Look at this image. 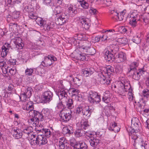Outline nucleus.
Wrapping results in <instances>:
<instances>
[{
    "label": "nucleus",
    "mask_w": 149,
    "mask_h": 149,
    "mask_svg": "<svg viewBox=\"0 0 149 149\" xmlns=\"http://www.w3.org/2000/svg\"><path fill=\"white\" fill-rule=\"evenodd\" d=\"M101 72L100 73L101 78L100 81L102 84L108 85L111 82V80L107 79V77L109 78L110 75L113 72V68L110 66H107L106 67H102L100 69Z\"/></svg>",
    "instance_id": "f257e3e1"
},
{
    "label": "nucleus",
    "mask_w": 149,
    "mask_h": 149,
    "mask_svg": "<svg viewBox=\"0 0 149 149\" xmlns=\"http://www.w3.org/2000/svg\"><path fill=\"white\" fill-rule=\"evenodd\" d=\"M118 83L119 86L117 90V92L120 95L125 96V93L127 92L130 88V86L128 85V84L125 83L123 81H119Z\"/></svg>",
    "instance_id": "f03ea898"
},
{
    "label": "nucleus",
    "mask_w": 149,
    "mask_h": 149,
    "mask_svg": "<svg viewBox=\"0 0 149 149\" xmlns=\"http://www.w3.org/2000/svg\"><path fill=\"white\" fill-rule=\"evenodd\" d=\"M88 100L92 104L99 103L101 101L100 95L95 92L91 91L89 93Z\"/></svg>",
    "instance_id": "7ed1b4c3"
},
{
    "label": "nucleus",
    "mask_w": 149,
    "mask_h": 149,
    "mask_svg": "<svg viewBox=\"0 0 149 149\" xmlns=\"http://www.w3.org/2000/svg\"><path fill=\"white\" fill-rule=\"evenodd\" d=\"M136 62H134L132 63L130 66V70L129 71V72L131 73L133 79L137 80L140 79V76L138 70L136 69Z\"/></svg>",
    "instance_id": "20e7f679"
},
{
    "label": "nucleus",
    "mask_w": 149,
    "mask_h": 149,
    "mask_svg": "<svg viewBox=\"0 0 149 149\" xmlns=\"http://www.w3.org/2000/svg\"><path fill=\"white\" fill-rule=\"evenodd\" d=\"M56 61V58L54 56L49 55L45 56L44 59L41 63L40 65L45 67H48L52 64V62Z\"/></svg>",
    "instance_id": "39448f33"
},
{
    "label": "nucleus",
    "mask_w": 149,
    "mask_h": 149,
    "mask_svg": "<svg viewBox=\"0 0 149 149\" xmlns=\"http://www.w3.org/2000/svg\"><path fill=\"white\" fill-rule=\"evenodd\" d=\"M53 96L51 91H46L42 94V101L45 103H49L52 100Z\"/></svg>",
    "instance_id": "423d86ee"
},
{
    "label": "nucleus",
    "mask_w": 149,
    "mask_h": 149,
    "mask_svg": "<svg viewBox=\"0 0 149 149\" xmlns=\"http://www.w3.org/2000/svg\"><path fill=\"white\" fill-rule=\"evenodd\" d=\"M79 23L81 24L82 27L86 30H88L90 26V24L89 22L88 19L84 18L83 16H80L77 18Z\"/></svg>",
    "instance_id": "0eeeda50"
},
{
    "label": "nucleus",
    "mask_w": 149,
    "mask_h": 149,
    "mask_svg": "<svg viewBox=\"0 0 149 149\" xmlns=\"http://www.w3.org/2000/svg\"><path fill=\"white\" fill-rule=\"evenodd\" d=\"M61 118L64 122L69 121L71 117V115L68 111L65 110H61L59 114Z\"/></svg>",
    "instance_id": "6e6552de"
},
{
    "label": "nucleus",
    "mask_w": 149,
    "mask_h": 149,
    "mask_svg": "<svg viewBox=\"0 0 149 149\" xmlns=\"http://www.w3.org/2000/svg\"><path fill=\"white\" fill-rule=\"evenodd\" d=\"M94 109L90 108L89 106H86L84 107L83 111V117L85 119H88L90 117L92 112L93 111Z\"/></svg>",
    "instance_id": "1a4fd4ad"
},
{
    "label": "nucleus",
    "mask_w": 149,
    "mask_h": 149,
    "mask_svg": "<svg viewBox=\"0 0 149 149\" xmlns=\"http://www.w3.org/2000/svg\"><path fill=\"white\" fill-rule=\"evenodd\" d=\"M36 145L38 144L39 146L45 144L47 142V139L44 135L40 134H38L36 137Z\"/></svg>",
    "instance_id": "9d476101"
},
{
    "label": "nucleus",
    "mask_w": 149,
    "mask_h": 149,
    "mask_svg": "<svg viewBox=\"0 0 149 149\" xmlns=\"http://www.w3.org/2000/svg\"><path fill=\"white\" fill-rule=\"evenodd\" d=\"M24 11V12H27L29 13V17L32 19H35L37 18V16L35 15V13L33 12V9L29 6L25 7Z\"/></svg>",
    "instance_id": "9b49d317"
},
{
    "label": "nucleus",
    "mask_w": 149,
    "mask_h": 149,
    "mask_svg": "<svg viewBox=\"0 0 149 149\" xmlns=\"http://www.w3.org/2000/svg\"><path fill=\"white\" fill-rule=\"evenodd\" d=\"M58 95L60 100L63 101H65L67 98V91L62 89L58 93Z\"/></svg>",
    "instance_id": "f8f14e48"
},
{
    "label": "nucleus",
    "mask_w": 149,
    "mask_h": 149,
    "mask_svg": "<svg viewBox=\"0 0 149 149\" xmlns=\"http://www.w3.org/2000/svg\"><path fill=\"white\" fill-rule=\"evenodd\" d=\"M11 134L16 139H19L22 136V133L20 130L17 128H14L12 130Z\"/></svg>",
    "instance_id": "ddd939ff"
},
{
    "label": "nucleus",
    "mask_w": 149,
    "mask_h": 149,
    "mask_svg": "<svg viewBox=\"0 0 149 149\" xmlns=\"http://www.w3.org/2000/svg\"><path fill=\"white\" fill-rule=\"evenodd\" d=\"M114 56L111 52L107 49L105 53L104 57L107 61L111 62L113 61L114 59Z\"/></svg>",
    "instance_id": "4468645a"
},
{
    "label": "nucleus",
    "mask_w": 149,
    "mask_h": 149,
    "mask_svg": "<svg viewBox=\"0 0 149 149\" xmlns=\"http://www.w3.org/2000/svg\"><path fill=\"white\" fill-rule=\"evenodd\" d=\"M31 114L32 117L37 119L39 121H42L44 120L43 116L41 114V112H40L38 111L33 110L31 111Z\"/></svg>",
    "instance_id": "2eb2a0df"
},
{
    "label": "nucleus",
    "mask_w": 149,
    "mask_h": 149,
    "mask_svg": "<svg viewBox=\"0 0 149 149\" xmlns=\"http://www.w3.org/2000/svg\"><path fill=\"white\" fill-rule=\"evenodd\" d=\"M119 47L118 45H112L107 46V49L111 52L114 55H115L119 51Z\"/></svg>",
    "instance_id": "dca6fc26"
},
{
    "label": "nucleus",
    "mask_w": 149,
    "mask_h": 149,
    "mask_svg": "<svg viewBox=\"0 0 149 149\" xmlns=\"http://www.w3.org/2000/svg\"><path fill=\"white\" fill-rule=\"evenodd\" d=\"M37 131L39 132L38 133L42 132V134L44 135V136L45 137H49L52 134L50 130L49 129H42L41 130H38Z\"/></svg>",
    "instance_id": "f3484780"
},
{
    "label": "nucleus",
    "mask_w": 149,
    "mask_h": 149,
    "mask_svg": "<svg viewBox=\"0 0 149 149\" xmlns=\"http://www.w3.org/2000/svg\"><path fill=\"white\" fill-rule=\"evenodd\" d=\"M129 130V138H131V139L134 140V144H133V145L134 146L136 145V143H137V141L138 140L137 139L138 137L137 136V134H136V132H132L130 131V129Z\"/></svg>",
    "instance_id": "a211bd4d"
},
{
    "label": "nucleus",
    "mask_w": 149,
    "mask_h": 149,
    "mask_svg": "<svg viewBox=\"0 0 149 149\" xmlns=\"http://www.w3.org/2000/svg\"><path fill=\"white\" fill-rule=\"evenodd\" d=\"M37 136L36 135L33 134L32 132L28 135V139L30 141V143L31 145H36Z\"/></svg>",
    "instance_id": "6ab92c4d"
},
{
    "label": "nucleus",
    "mask_w": 149,
    "mask_h": 149,
    "mask_svg": "<svg viewBox=\"0 0 149 149\" xmlns=\"http://www.w3.org/2000/svg\"><path fill=\"white\" fill-rule=\"evenodd\" d=\"M116 57H117L116 58L117 59V61L118 62H123L126 60V54L123 52L119 53Z\"/></svg>",
    "instance_id": "aec40b11"
},
{
    "label": "nucleus",
    "mask_w": 149,
    "mask_h": 149,
    "mask_svg": "<svg viewBox=\"0 0 149 149\" xmlns=\"http://www.w3.org/2000/svg\"><path fill=\"white\" fill-rule=\"evenodd\" d=\"M58 146L59 149H64L65 147V144L67 143V141L65 138L63 137L60 138L58 140Z\"/></svg>",
    "instance_id": "412c9836"
},
{
    "label": "nucleus",
    "mask_w": 149,
    "mask_h": 149,
    "mask_svg": "<svg viewBox=\"0 0 149 149\" xmlns=\"http://www.w3.org/2000/svg\"><path fill=\"white\" fill-rule=\"evenodd\" d=\"M93 69L92 68H86L82 70V73L86 77H88L93 73Z\"/></svg>",
    "instance_id": "4be33fe9"
},
{
    "label": "nucleus",
    "mask_w": 149,
    "mask_h": 149,
    "mask_svg": "<svg viewBox=\"0 0 149 149\" xmlns=\"http://www.w3.org/2000/svg\"><path fill=\"white\" fill-rule=\"evenodd\" d=\"M89 142L91 146L95 148L98 147L99 144L100 143V140L98 139L95 138L94 137L90 139Z\"/></svg>",
    "instance_id": "5701e85b"
},
{
    "label": "nucleus",
    "mask_w": 149,
    "mask_h": 149,
    "mask_svg": "<svg viewBox=\"0 0 149 149\" xmlns=\"http://www.w3.org/2000/svg\"><path fill=\"white\" fill-rule=\"evenodd\" d=\"M62 102H63L65 105H66L67 107L69 109H72L74 107L73 101L71 99L67 98L65 101H63Z\"/></svg>",
    "instance_id": "b1692460"
},
{
    "label": "nucleus",
    "mask_w": 149,
    "mask_h": 149,
    "mask_svg": "<svg viewBox=\"0 0 149 149\" xmlns=\"http://www.w3.org/2000/svg\"><path fill=\"white\" fill-rule=\"evenodd\" d=\"M68 10L69 14L71 17L74 16L77 13L76 8L73 6L69 7L68 8Z\"/></svg>",
    "instance_id": "393cba45"
},
{
    "label": "nucleus",
    "mask_w": 149,
    "mask_h": 149,
    "mask_svg": "<svg viewBox=\"0 0 149 149\" xmlns=\"http://www.w3.org/2000/svg\"><path fill=\"white\" fill-rule=\"evenodd\" d=\"M21 39L18 38L16 39L14 41V44L15 46V48L18 49H21L22 48L23 44L21 42Z\"/></svg>",
    "instance_id": "a878e982"
},
{
    "label": "nucleus",
    "mask_w": 149,
    "mask_h": 149,
    "mask_svg": "<svg viewBox=\"0 0 149 149\" xmlns=\"http://www.w3.org/2000/svg\"><path fill=\"white\" fill-rule=\"evenodd\" d=\"M33 103L31 101L29 102L26 105L25 107H24V109H26L27 111H29L30 114H31V111H33Z\"/></svg>",
    "instance_id": "bb28decb"
},
{
    "label": "nucleus",
    "mask_w": 149,
    "mask_h": 149,
    "mask_svg": "<svg viewBox=\"0 0 149 149\" xmlns=\"http://www.w3.org/2000/svg\"><path fill=\"white\" fill-rule=\"evenodd\" d=\"M136 147V149H146L145 141L142 139H140Z\"/></svg>",
    "instance_id": "cd10ccee"
},
{
    "label": "nucleus",
    "mask_w": 149,
    "mask_h": 149,
    "mask_svg": "<svg viewBox=\"0 0 149 149\" xmlns=\"http://www.w3.org/2000/svg\"><path fill=\"white\" fill-rule=\"evenodd\" d=\"M132 126L133 128V129L130 131L132 132H138L141 130V127H139L138 123L136 122L133 123L132 120Z\"/></svg>",
    "instance_id": "c85d7f7f"
},
{
    "label": "nucleus",
    "mask_w": 149,
    "mask_h": 149,
    "mask_svg": "<svg viewBox=\"0 0 149 149\" xmlns=\"http://www.w3.org/2000/svg\"><path fill=\"white\" fill-rule=\"evenodd\" d=\"M29 125L31 126H36L38 124L39 121L37 119H36L34 117H32L29 120Z\"/></svg>",
    "instance_id": "c756f323"
},
{
    "label": "nucleus",
    "mask_w": 149,
    "mask_h": 149,
    "mask_svg": "<svg viewBox=\"0 0 149 149\" xmlns=\"http://www.w3.org/2000/svg\"><path fill=\"white\" fill-rule=\"evenodd\" d=\"M84 52H86V54L88 55H93L96 52L95 49L93 47H90L87 49H85V50H83Z\"/></svg>",
    "instance_id": "7c9ffc66"
},
{
    "label": "nucleus",
    "mask_w": 149,
    "mask_h": 149,
    "mask_svg": "<svg viewBox=\"0 0 149 149\" xmlns=\"http://www.w3.org/2000/svg\"><path fill=\"white\" fill-rule=\"evenodd\" d=\"M144 99L143 98H141V99H140V102L141 103L137 104L136 105H135V107L136 108V110L140 112L142 111V106L143 105H141L142 103L143 104H144V106L145 105L146 101L145 100H144Z\"/></svg>",
    "instance_id": "2f4dec72"
},
{
    "label": "nucleus",
    "mask_w": 149,
    "mask_h": 149,
    "mask_svg": "<svg viewBox=\"0 0 149 149\" xmlns=\"http://www.w3.org/2000/svg\"><path fill=\"white\" fill-rule=\"evenodd\" d=\"M74 84L77 86H79L81 84L82 82L81 77L78 76L73 79Z\"/></svg>",
    "instance_id": "473e14b6"
},
{
    "label": "nucleus",
    "mask_w": 149,
    "mask_h": 149,
    "mask_svg": "<svg viewBox=\"0 0 149 149\" xmlns=\"http://www.w3.org/2000/svg\"><path fill=\"white\" fill-rule=\"evenodd\" d=\"M77 1L80 3L81 6L85 9L88 8L89 7L88 3L87 2V0H77Z\"/></svg>",
    "instance_id": "72a5a7b5"
},
{
    "label": "nucleus",
    "mask_w": 149,
    "mask_h": 149,
    "mask_svg": "<svg viewBox=\"0 0 149 149\" xmlns=\"http://www.w3.org/2000/svg\"><path fill=\"white\" fill-rule=\"evenodd\" d=\"M37 23L41 26H44L46 24V21L41 17H37L36 19Z\"/></svg>",
    "instance_id": "f704fd0d"
},
{
    "label": "nucleus",
    "mask_w": 149,
    "mask_h": 149,
    "mask_svg": "<svg viewBox=\"0 0 149 149\" xmlns=\"http://www.w3.org/2000/svg\"><path fill=\"white\" fill-rule=\"evenodd\" d=\"M63 8L60 6L56 7L54 9V13L55 15L61 14L63 12Z\"/></svg>",
    "instance_id": "c9c22d12"
},
{
    "label": "nucleus",
    "mask_w": 149,
    "mask_h": 149,
    "mask_svg": "<svg viewBox=\"0 0 149 149\" xmlns=\"http://www.w3.org/2000/svg\"><path fill=\"white\" fill-rule=\"evenodd\" d=\"M41 112V114L43 116L44 119L46 117L48 116L50 114L49 110L47 109H43Z\"/></svg>",
    "instance_id": "e433bc0d"
},
{
    "label": "nucleus",
    "mask_w": 149,
    "mask_h": 149,
    "mask_svg": "<svg viewBox=\"0 0 149 149\" xmlns=\"http://www.w3.org/2000/svg\"><path fill=\"white\" fill-rule=\"evenodd\" d=\"M75 136L77 137H79L82 136L85 134V132L83 129H78L75 133Z\"/></svg>",
    "instance_id": "4c0bfd02"
},
{
    "label": "nucleus",
    "mask_w": 149,
    "mask_h": 149,
    "mask_svg": "<svg viewBox=\"0 0 149 149\" xmlns=\"http://www.w3.org/2000/svg\"><path fill=\"white\" fill-rule=\"evenodd\" d=\"M129 24L133 28H134L136 26L137 22L135 17H132L130 19Z\"/></svg>",
    "instance_id": "58836bf2"
},
{
    "label": "nucleus",
    "mask_w": 149,
    "mask_h": 149,
    "mask_svg": "<svg viewBox=\"0 0 149 149\" xmlns=\"http://www.w3.org/2000/svg\"><path fill=\"white\" fill-rule=\"evenodd\" d=\"M91 46V42L88 40H86L84 42V45L82 46L81 48L83 49V50H85Z\"/></svg>",
    "instance_id": "ea45409f"
},
{
    "label": "nucleus",
    "mask_w": 149,
    "mask_h": 149,
    "mask_svg": "<svg viewBox=\"0 0 149 149\" xmlns=\"http://www.w3.org/2000/svg\"><path fill=\"white\" fill-rule=\"evenodd\" d=\"M2 51L1 53V55L2 57H5L9 51L8 49L6 48L4 46H3L1 48Z\"/></svg>",
    "instance_id": "a19ab883"
},
{
    "label": "nucleus",
    "mask_w": 149,
    "mask_h": 149,
    "mask_svg": "<svg viewBox=\"0 0 149 149\" xmlns=\"http://www.w3.org/2000/svg\"><path fill=\"white\" fill-rule=\"evenodd\" d=\"M33 91L31 87H28L25 90L24 93L26 95L28 98H29L32 95V91Z\"/></svg>",
    "instance_id": "79ce46f5"
},
{
    "label": "nucleus",
    "mask_w": 149,
    "mask_h": 149,
    "mask_svg": "<svg viewBox=\"0 0 149 149\" xmlns=\"http://www.w3.org/2000/svg\"><path fill=\"white\" fill-rule=\"evenodd\" d=\"M76 36L78 38V39L79 42L80 41L81 42H82V40H84L85 41L87 39L86 38V35L85 34H79L76 35Z\"/></svg>",
    "instance_id": "37998d69"
},
{
    "label": "nucleus",
    "mask_w": 149,
    "mask_h": 149,
    "mask_svg": "<svg viewBox=\"0 0 149 149\" xmlns=\"http://www.w3.org/2000/svg\"><path fill=\"white\" fill-rule=\"evenodd\" d=\"M110 98L109 94L105 93L102 98V100L104 102L108 103L110 102Z\"/></svg>",
    "instance_id": "c03bdc74"
},
{
    "label": "nucleus",
    "mask_w": 149,
    "mask_h": 149,
    "mask_svg": "<svg viewBox=\"0 0 149 149\" xmlns=\"http://www.w3.org/2000/svg\"><path fill=\"white\" fill-rule=\"evenodd\" d=\"M71 42L72 44H73L74 45H77V46H79V44L80 42H79L78 38L75 35L72 39Z\"/></svg>",
    "instance_id": "a18cd8bd"
},
{
    "label": "nucleus",
    "mask_w": 149,
    "mask_h": 149,
    "mask_svg": "<svg viewBox=\"0 0 149 149\" xmlns=\"http://www.w3.org/2000/svg\"><path fill=\"white\" fill-rule=\"evenodd\" d=\"M45 27L47 31H50L54 27V24L53 23H48L45 25Z\"/></svg>",
    "instance_id": "49530a36"
},
{
    "label": "nucleus",
    "mask_w": 149,
    "mask_h": 149,
    "mask_svg": "<svg viewBox=\"0 0 149 149\" xmlns=\"http://www.w3.org/2000/svg\"><path fill=\"white\" fill-rule=\"evenodd\" d=\"M66 21H64L61 18L59 17L58 18L57 20H56V24L59 25H62L64 23L66 22Z\"/></svg>",
    "instance_id": "de8ad7c7"
},
{
    "label": "nucleus",
    "mask_w": 149,
    "mask_h": 149,
    "mask_svg": "<svg viewBox=\"0 0 149 149\" xmlns=\"http://www.w3.org/2000/svg\"><path fill=\"white\" fill-rule=\"evenodd\" d=\"M117 124L114 122L113 123H112V125L109 128V129L111 131H114L115 132H118L119 131V129L116 130L114 128L116 127Z\"/></svg>",
    "instance_id": "09e8293b"
},
{
    "label": "nucleus",
    "mask_w": 149,
    "mask_h": 149,
    "mask_svg": "<svg viewBox=\"0 0 149 149\" xmlns=\"http://www.w3.org/2000/svg\"><path fill=\"white\" fill-rule=\"evenodd\" d=\"M76 58L78 60L82 61H84L86 59L85 55L82 53L81 54H78Z\"/></svg>",
    "instance_id": "8fccbe9b"
},
{
    "label": "nucleus",
    "mask_w": 149,
    "mask_h": 149,
    "mask_svg": "<svg viewBox=\"0 0 149 149\" xmlns=\"http://www.w3.org/2000/svg\"><path fill=\"white\" fill-rule=\"evenodd\" d=\"M110 13L112 15L111 17L112 18H115L116 20H117V17L119 15V14L115 10H111L110 11Z\"/></svg>",
    "instance_id": "3c124183"
},
{
    "label": "nucleus",
    "mask_w": 149,
    "mask_h": 149,
    "mask_svg": "<svg viewBox=\"0 0 149 149\" xmlns=\"http://www.w3.org/2000/svg\"><path fill=\"white\" fill-rule=\"evenodd\" d=\"M61 13L59 17L66 22L67 21L69 17V15L66 14L65 13L62 12Z\"/></svg>",
    "instance_id": "603ef678"
},
{
    "label": "nucleus",
    "mask_w": 149,
    "mask_h": 149,
    "mask_svg": "<svg viewBox=\"0 0 149 149\" xmlns=\"http://www.w3.org/2000/svg\"><path fill=\"white\" fill-rule=\"evenodd\" d=\"M123 71V68L120 65H117L115 68V72L116 73L120 74Z\"/></svg>",
    "instance_id": "864d4df0"
},
{
    "label": "nucleus",
    "mask_w": 149,
    "mask_h": 149,
    "mask_svg": "<svg viewBox=\"0 0 149 149\" xmlns=\"http://www.w3.org/2000/svg\"><path fill=\"white\" fill-rule=\"evenodd\" d=\"M89 126V125L88 124L87 121H85L82 123H81L80 124V128L86 130Z\"/></svg>",
    "instance_id": "5fc2aeb1"
},
{
    "label": "nucleus",
    "mask_w": 149,
    "mask_h": 149,
    "mask_svg": "<svg viewBox=\"0 0 149 149\" xmlns=\"http://www.w3.org/2000/svg\"><path fill=\"white\" fill-rule=\"evenodd\" d=\"M31 129H32V127H28L27 128L24 129L23 130V132L24 133L28 135L31 133L33 132V130Z\"/></svg>",
    "instance_id": "6e6d98bb"
},
{
    "label": "nucleus",
    "mask_w": 149,
    "mask_h": 149,
    "mask_svg": "<svg viewBox=\"0 0 149 149\" xmlns=\"http://www.w3.org/2000/svg\"><path fill=\"white\" fill-rule=\"evenodd\" d=\"M132 41L133 42L136 44H138L140 42L141 39L138 36H135L133 37Z\"/></svg>",
    "instance_id": "4d7b16f0"
},
{
    "label": "nucleus",
    "mask_w": 149,
    "mask_h": 149,
    "mask_svg": "<svg viewBox=\"0 0 149 149\" xmlns=\"http://www.w3.org/2000/svg\"><path fill=\"white\" fill-rule=\"evenodd\" d=\"M83 109H84V107H83L81 105H79L77 107L76 109V113L77 114H80L82 113H83Z\"/></svg>",
    "instance_id": "13d9d810"
},
{
    "label": "nucleus",
    "mask_w": 149,
    "mask_h": 149,
    "mask_svg": "<svg viewBox=\"0 0 149 149\" xmlns=\"http://www.w3.org/2000/svg\"><path fill=\"white\" fill-rule=\"evenodd\" d=\"M33 69L31 68H27L25 70V73L26 75L28 76H31L32 75L33 73Z\"/></svg>",
    "instance_id": "bf43d9fd"
},
{
    "label": "nucleus",
    "mask_w": 149,
    "mask_h": 149,
    "mask_svg": "<svg viewBox=\"0 0 149 149\" xmlns=\"http://www.w3.org/2000/svg\"><path fill=\"white\" fill-rule=\"evenodd\" d=\"M100 3L102 4L109 6L112 4L111 1L110 0H100Z\"/></svg>",
    "instance_id": "052dcab7"
},
{
    "label": "nucleus",
    "mask_w": 149,
    "mask_h": 149,
    "mask_svg": "<svg viewBox=\"0 0 149 149\" xmlns=\"http://www.w3.org/2000/svg\"><path fill=\"white\" fill-rule=\"evenodd\" d=\"M143 95L144 97L148 98L149 96V90L145 89L143 91Z\"/></svg>",
    "instance_id": "680f3d73"
},
{
    "label": "nucleus",
    "mask_w": 149,
    "mask_h": 149,
    "mask_svg": "<svg viewBox=\"0 0 149 149\" xmlns=\"http://www.w3.org/2000/svg\"><path fill=\"white\" fill-rule=\"evenodd\" d=\"M125 14V13L123 11H122L120 13V15H118L117 17V20H118L119 21H121L124 20V15Z\"/></svg>",
    "instance_id": "e2e57ef3"
},
{
    "label": "nucleus",
    "mask_w": 149,
    "mask_h": 149,
    "mask_svg": "<svg viewBox=\"0 0 149 149\" xmlns=\"http://www.w3.org/2000/svg\"><path fill=\"white\" fill-rule=\"evenodd\" d=\"M20 16V13L19 11H14L12 14V18L14 19H17Z\"/></svg>",
    "instance_id": "0e129e2a"
},
{
    "label": "nucleus",
    "mask_w": 149,
    "mask_h": 149,
    "mask_svg": "<svg viewBox=\"0 0 149 149\" xmlns=\"http://www.w3.org/2000/svg\"><path fill=\"white\" fill-rule=\"evenodd\" d=\"M8 75L9 76L14 75L16 73V70L15 69L11 68L8 69Z\"/></svg>",
    "instance_id": "69168bd1"
},
{
    "label": "nucleus",
    "mask_w": 149,
    "mask_h": 149,
    "mask_svg": "<svg viewBox=\"0 0 149 149\" xmlns=\"http://www.w3.org/2000/svg\"><path fill=\"white\" fill-rule=\"evenodd\" d=\"M24 92L21 94L19 97L20 99L23 102H25L26 98H28Z\"/></svg>",
    "instance_id": "338daca9"
},
{
    "label": "nucleus",
    "mask_w": 149,
    "mask_h": 149,
    "mask_svg": "<svg viewBox=\"0 0 149 149\" xmlns=\"http://www.w3.org/2000/svg\"><path fill=\"white\" fill-rule=\"evenodd\" d=\"M63 133L64 134H70V130L69 128L67 127H65L63 129Z\"/></svg>",
    "instance_id": "774afa93"
}]
</instances>
